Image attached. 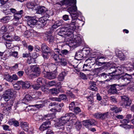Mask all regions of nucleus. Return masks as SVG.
<instances>
[{"mask_svg": "<svg viewBox=\"0 0 134 134\" xmlns=\"http://www.w3.org/2000/svg\"><path fill=\"white\" fill-rule=\"evenodd\" d=\"M63 2L64 4L66 5L67 7H70L67 10L71 16L72 20L71 23L65 24L64 27L62 28L58 34L62 36L66 35L69 37L68 39L70 40L69 44L70 46H78L81 43V38L77 36L73 38L72 37L73 36V31L79 26L77 20L81 13L80 12L77 11L76 0H64Z\"/></svg>", "mask_w": 134, "mask_h": 134, "instance_id": "1", "label": "nucleus"}, {"mask_svg": "<svg viewBox=\"0 0 134 134\" xmlns=\"http://www.w3.org/2000/svg\"><path fill=\"white\" fill-rule=\"evenodd\" d=\"M70 118H71V121L72 122L76 118L75 115L72 113L65 114L64 116L61 117L59 120L60 123L61 125H64L68 122Z\"/></svg>", "mask_w": 134, "mask_h": 134, "instance_id": "2", "label": "nucleus"}, {"mask_svg": "<svg viewBox=\"0 0 134 134\" xmlns=\"http://www.w3.org/2000/svg\"><path fill=\"white\" fill-rule=\"evenodd\" d=\"M16 95V92L13 89H8L5 91L3 95V98L6 101L14 98Z\"/></svg>", "mask_w": 134, "mask_h": 134, "instance_id": "3", "label": "nucleus"}, {"mask_svg": "<svg viewBox=\"0 0 134 134\" xmlns=\"http://www.w3.org/2000/svg\"><path fill=\"white\" fill-rule=\"evenodd\" d=\"M23 11L22 10L14 15V17L13 19V22L12 25L13 26H18L21 23L19 21V19L22 17V14L23 13Z\"/></svg>", "mask_w": 134, "mask_h": 134, "instance_id": "4", "label": "nucleus"}, {"mask_svg": "<svg viewBox=\"0 0 134 134\" xmlns=\"http://www.w3.org/2000/svg\"><path fill=\"white\" fill-rule=\"evenodd\" d=\"M132 78V76L131 75L128 74L126 73L122 74L120 77L119 79H120L122 82H126L125 84H123L121 86H124L128 84L131 81V79Z\"/></svg>", "mask_w": 134, "mask_h": 134, "instance_id": "5", "label": "nucleus"}, {"mask_svg": "<svg viewBox=\"0 0 134 134\" xmlns=\"http://www.w3.org/2000/svg\"><path fill=\"white\" fill-rule=\"evenodd\" d=\"M25 18L27 21V27L32 28L34 25L37 24V20L35 19L34 17L30 16H26Z\"/></svg>", "mask_w": 134, "mask_h": 134, "instance_id": "6", "label": "nucleus"}, {"mask_svg": "<svg viewBox=\"0 0 134 134\" xmlns=\"http://www.w3.org/2000/svg\"><path fill=\"white\" fill-rule=\"evenodd\" d=\"M96 123V121L93 119L84 120L82 122L83 125L88 129H90L92 125H95Z\"/></svg>", "mask_w": 134, "mask_h": 134, "instance_id": "7", "label": "nucleus"}, {"mask_svg": "<svg viewBox=\"0 0 134 134\" xmlns=\"http://www.w3.org/2000/svg\"><path fill=\"white\" fill-rule=\"evenodd\" d=\"M31 68L33 75L36 76H38L41 73L40 69L38 66L33 65L31 66Z\"/></svg>", "mask_w": 134, "mask_h": 134, "instance_id": "8", "label": "nucleus"}, {"mask_svg": "<svg viewBox=\"0 0 134 134\" xmlns=\"http://www.w3.org/2000/svg\"><path fill=\"white\" fill-rule=\"evenodd\" d=\"M108 116L109 113L108 112H107L104 113H95L94 115L95 118L102 120L107 118Z\"/></svg>", "mask_w": 134, "mask_h": 134, "instance_id": "9", "label": "nucleus"}, {"mask_svg": "<svg viewBox=\"0 0 134 134\" xmlns=\"http://www.w3.org/2000/svg\"><path fill=\"white\" fill-rule=\"evenodd\" d=\"M121 97L122 101L123 102V106H127L130 105L131 102L128 97L125 96H121Z\"/></svg>", "mask_w": 134, "mask_h": 134, "instance_id": "10", "label": "nucleus"}, {"mask_svg": "<svg viewBox=\"0 0 134 134\" xmlns=\"http://www.w3.org/2000/svg\"><path fill=\"white\" fill-rule=\"evenodd\" d=\"M120 69V68H115V66H113L109 70L111 71L110 73H115L116 76H118L121 74L120 72L121 71V70Z\"/></svg>", "mask_w": 134, "mask_h": 134, "instance_id": "11", "label": "nucleus"}, {"mask_svg": "<svg viewBox=\"0 0 134 134\" xmlns=\"http://www.w3.org/2000/svg\"><path fill=\"white\" fill-rule=\"evenodd\" d=\"M36 33L33 30H31L30 31H27L24 33V36L27 38L31 37H35L36 36Z\"/></svg>", "mask_w": 134, "mask_h": 134, "instance_id": "12", "label": "nucleus"}, {"mask_svg": "<svg viewBox=\"0 0 134 134\" xmlns=\"http://www.w3.org/2000/svg\"><path fill=\"white\" fill-rule=\"evenodd\" d=\"M47 20V19H45L44 18H41L38 21H37V25H38L39 27H42L46 24Z\"/></svg>", "mask_w": 134, "mask_h": 134, "instance_id": "13", "label": "nucleus"}, {"mask_svg": "<svg viewBox=\"0 0 134 134\" xmlns=\"http://www.w3.org/2000/svg\"><path fill=\"white\" fill-rule=\"evenodd\" d=\"M120 122L122 124L120 125V126L125 128L126 129H130L131 128L132 126L127 124L129 122L128 121V120H127L126 119H124L120 121Z\"/></svg>", "mask_w": 134, "mask_h": 134, "instance_id": "14", "label": "nucleus"}, {"mask_svg": "<svg viewBox=\"0 0 134 134\" xmlns=\"http://www.w3.org/2000/svg\"><path fill=\"white\" fill-rule=\"evenodd\" d=\"M45 76L48 79H52L55 78L57 75L55 72L54 71L53 72H46V75Z\"/></svg>", "mask_w": 134, "mask_h": 134, "instance_id": "15", "label": "nucleus"}, {"mask_svg": "<svg viewBox=\"0 0 134 134\" xmlns=\"http://www.w3.org/2000/svg\"><path fill=\"white\" fill-rule=\"evenodd\" d=\"M51 123L49 121H47L43 122L40 127V129L41 131H43L48 128Z\"/></svg>", "mask_w": 134, "mask_h": 134, "instance_id": "16", "label": "nucleus"}, {"mask_svg": "<svg viewBox=\"0 0 134 134\" xmlns=\"http://www.w3.org/2000/svg\"><path fill=\"white\" fill-rule=\"evenodd\" d=\"M18 82L19 84L21 85L23 88H28L30 86L31 84L29 82L25 81L23 82L22 81H18Z\"/></svg>", "mask_w": 134, "mask_h": 134, "instance_id": "17", "label": "nucleus"}, {"mask_svg": "<svg viewBox=\"0 0 134 134\" xmlns=\"http://www.w3.org/2000/svg\"><path fill=\"white\" fill-rule=\"evenodd\" d=\"M117 85L116 84H113L110 86V87L108 90V92L112 94L116 93H117V91L115 86Z\"/></svg>", "mask_w": 134, "mask_h": 134, "instance_id": "18", "label": "nucleus"}, {"mask_svg": "<svg viewBox=\"0 0 134 134\" xmlns=\"http://www.w3.org/2000/svg\"><path fill=\"white\" fill-rule=\"evenodd\" d=\"M116 55L120 58L121 60H124L125 57V55L124 53L121 51L119 50H116Z\"/></svg>", "mask_w": 134, "mask_h": 134, "instance_id": "19", "label": "nucleus"}, {"mask_svg": "<svg viewBox=\"0 0 134 134\" xmlns=\"http://www.w3.org/2000/svg\"><path fill=\"white\" fill-rule=\"evenodd\" d=\"M48 10L47 8L43 6L39 7L37 12V13L39 14H42L44 12H46Z\"/></svg>", "mask_w": 134, "mask_h": 134, "instance_id": "20", "label": "nucleus"}, {"mask_svg": "<svg viewBox=\"0 0 134 134\" xmlns=\"http://www.w3.org/2000/svg\"><path fill=\"white\" fill-rule=\"evenodd\" d=\"M75 119L72 121V124H74L76 129L78 130L81 128V124L80 122L75 120Z\"/></svg>", "mask_w": 134, "mask_h": 134, "instance_id": "21", "label": "nucleus"}, {"mask_svg": "<svg viewBox=\"0 0 134 134\" xmlns=\"http://www.w3.org/2000/svg\"><path fill=\"white\" fill-rule=\"evenodd\" d=\"M20 126L23 130L27 131L28 130V124L26 122H21L20 123Z\"/></svg>", "mask_w": 134, "mask_h": 134, "instance_id": "22", "label": "nucleus"}, {"mask_svg": "<svg viewBox=\"0 0 134 134\" xmlns=\"http://www.w3.org/2000/svg\"><path fill=\"white\" fill-rule=\"evenodd\" d=\"M41 49L43 52H51L52 51L50 48L45 43L43 44L41 46Z\"/></svg>", "mask_w": 134, "mask_h": 134, "instance_id": "23", "label": "nucleus"}, {"mask_svg": "<svg viewBox=\"0 0 134 134\" xmlns=\"http://www.w3.org/2000/svg\"><path fill=\"white\" fill-rule=\"evenodd\" d=\"M66 72L65 71L62 72L58 76V79L59 81H62L64 80L65 77L66 75Z\"/></svg>", "mask_w": 134, "mask_h": 134, "instance_id": "24", "label": "nucleus"}, {"mask_svg": "<svg viewBox=\"0 0 134 134\" xmlns=\"http://www.w3.org/2000/svg\"><path fill=\"white\" fill-rule=\"evenodd\" d=\"M3 37L5 40L8 41H9L12 42L14 40V37L12 35H4L3 36Z\"/></svg>", "mask_w": 134, "mask_h": 134, "instance_id": "25", "label": "nucleus"}, {"mask_svg": "<svg viewBox=\"0 0 134 134\" xmlns=\"http://www.w3.org/2000/svg\"><path fill=\"white\" fill-rule=\"evenodd\" d=\"M37 83L41 86L45 83L46 82L44 79L42 78H39L37 79Z\"/></svg>", "mask_w": 134, "mask_h": 134, "instance_id": "26", "label": "nucleus"}, {"mask_svg": "<svg viewBox=\"0 0 134 134\" xmlns=\"http://www.w3.org/2000/svg\"><path fill=\"white\" fill-rule=\"evenodd\" d=\"M10 17L8 16H5L3 17L0 19V21L3 23H5L8 22L10 20Z\"/></svg>", "mask_w": 134, "mask_h": 134, "instance_id": "27", "label": "nucleus"}, {"mask_svg": "<svg viewBox=\"0 0 134 134\" xmlns=\"http://www.w3.org/2000/svg\"><path fill=\"white\" fill-rule=\"evenodd\" d=\"M43 105L41 104H36L34 105H33L32 107L31 108V111H35L37 109V108L42 107H43Z\"/></svg>", "mask_w": 134, "mask_h": 134, "instance_id": "28", "label": "nucleus"}, {"mask_svg": "<svg viewBox=\"0 0 134 134\" xmlns=\"http://www.w3.org/2000/svg\"><path fill=\"white\" fill-rule=\"evenodd\" d=\"M46 14H45L42 18H44L45 19H47L49 17L50 15H52L53 14V13L52 11H51L50 10H48L46 12Z\"/></svg>", "mask_w": 134, "mask_h": 134, "instance_id": "29", "label": "nucleus"}, {"mask_svg": "<svg viewBox=\"0 0 134 134\" xmlns=\"http://www.w3.org/2000/svg\"><path fill=\"white\" fill-rule=\"evenodd\" d=\"M32 98V97L30 95H26L25 96L24 98L23 99V101L25 103H27L29 101L31 100Z\"/></svg>", "mask_w": 134, "mask_h": 134, "instance_id": "30", "label": "nucleus"}, {"mask_svg": "<svg viewBox=\"0 0 134 134\" xmlns=\"http://www.w3.org/2000/svg\"><path fill=\"white\" fill-rule=\"evenodd\" d=\"M60 65L62 66H65L67 64V60L64 58H62L60 59Z\"/></svg>", "mask_w": 134, "mask_h": 134, "instance_id": "31", "label": "nucleus"}, {"mask_svg": "<svg viewBox=\"0 0 134 134\" xmlns=\"http://www.w3.org/2000/svg\"><path fill=\"white\" fill-rule=\"evenodd\" d=\"M27 62L29 64L36 63L35 59L31 57L28 58Z\"/></svg>", "mask_w": 134, "mask_h": 134, "instance_id": "32", "label": "nucleus"}, {"mask_svg": "<svg viewBox=\"0 0 134 134\" xmlns=\"http://www.w3.org/2000/svg\"><path fill=\"white\" fill-rule=\"evenodd\" d=\"M4 79L6 80L12 82V80L11 76L8 74H5L4 75Z\"/></svg>", "mask_w": 134, "mask_h": 134, "instance_id": "33", "label": "nucleus"}, {"mask_svg": "<svg viewBox=\"0 0 134 134\" xmlns=\"http://www.w3.org/2000/svg\"><path fill=\"white\" fill-rule=\"evenodd\" d=\"M53 51H51V52H44L42 53V55L44 59H47L49 57L48 54H51V53H53Z\"/></svg>", "mask_w": 134, "mask_h": 134, "instance_id": "34", "label": "nucleus"}, {"mask_svg": "<svg viewBox=\"0 0 134 134\" xmlns=\"http://www.w3.org/2000/svg\"><path fill=\"white\" fill-rule=\"evenodd\" d=\"M7 30V29L5 26H3L0 28V34H3Z\"/></svg>", "mask_w": 134, "mask_h": 134, "instance_id": "35", "label": "nucleus"}, {"mask_svg": "<svg viewBox=\"0 0 134 134\" xmlns=\"http://www.w3.org/2000/svg\"><path fill=\"white\" fill-rule=\"evenodd\" d=\"M111 110L115 113H117L121 111L122 110V109L121 108H118L117 107L115 106L112 108Z\"/></svg>", "mask_w": 134, "mask_h": 134, "instance_id": "36", "label": "nucleus"}, {"mask_svg": "<svg viewBox=\"0 0 134 134\" xmlns=\"http://www.w3.org/2000/svg\"><path fill=\"white\" fill-rule=\"evenodd\" d=\"M27 7L29 9H33L35 6V4L33 2H29L27 4Z\"/></svg>", "mask_w": 134, "mask_h": 134, "instance_id": "37", "label": "nucleus"}, {"mask_svg": "<svg viewBox=\"0 0 134 134\" xmlns=\"http://www.w3.org/2000/svg\"><path fill=\"white\" fill-rule=\"evenodd\" d=\"M52 94H57L60 92V90L59 89L56 88H53L50 90Z\"/></svg>", "mask_w": 134, "mask_h": 134, "instance_id": "38", "label": "nucleus"}, {"mask_svg": "<svg viewBox=\"0 0 134 134\" xmlns=\"http://www.w3.org/2000/svg\"><path fill=\"white\" fill-rule=\"evenodd\" d=\"M75 105L74 102H72L71 104H69V108L70 110H73L75 108Z\"/></svg>", "mask_w": 134, "mask_h": 134, "instance_id": "39", "label": "nucleus"}, {"mask_svg": "<svg viewBox=\"0 0 134 134\" xmlns=\"http://www.w3.org/2000/svg\"><path fill=\"white\" fill-rule=\"evenodd\" d=\"M82 51L83 53H84L86 55H88L90 53L89 49L87 48H83Z\"/></svg>", "mask_w": 134, "mask_h": 134, "instance_id": "40", "label": "nucleus"}, {"mask_svg": "<svg viewBox=\"0 0 134 134\" xmlns=\"http://www.w3.org/2000/svg\"><path fill=\"white\" fill-rule=\"evenodd\" d=\"M54 115V114H48L44 115V117L46 120H49L52 119V116Z\"/></svg>", "mask_w": 134, "mask_h": 134, "instance_id": "41", "label": "nucleus"}, {"mask_svg": "<svg viewBox=\"0 0 134 134\" xmlns=\"http://www.w3.org/2000/svg\"><path fill=\"white\" fill-rule=\"evenodd\" d=\"M60 99V102L61 100H65L66 99V96L65 94H62L60 95L58 98Z\"/></svg>", "mask_w": 134, "mask_h": 134, "instance_id": "42", "label": "nucleus"}, {"mask_svg": "<svg viewBox=\"0 0 134 134\" xmlns=\"http://www.w3.org/2000/svg\"><path fill=\"white\" fill-rule=\"evenodd\" d=\"M57 84V82L55 81H52L48 82V85L49 86H52L55 85Z\"/></svg>", "mask_w": 134, "mask_h": 134, "instance_id": "43", "label": "nucleus"}, {"mask_svg": "<svg viewBox=\"0 0 134 134\" xmlns=\"http://www.w3.org/2000/svg\"><path fill=\"white\" fill-rule=\"evenodd\" d=\"M6 46L7 48L8 49H10L13 48L14 45L12 43L6 42Z\"/></svg>", "mask_w": 134, "mask_h": 134, "instance_id": "44", "label": "nucleus"}, {"mask_svg": "<svg viewBox=\"0 0 134 134\" xmlns=\"http://www.w3.org/2000/svg\"><path fill=\"white\" fill-rule=\"evenodd\" d=\"M9 55L15 57H16L18 55V52L16 51L11 52L10 53Z\"/></svg>", "mask_w": 134, "mask_h": 134, "instance_id": "45", "label": "nucleus"}, {"mask_svg": "<svg viewBox=\"0 0 134 134\" xmlns=\"http://www.w3.org/2000/svg\"><path fill=\"white\" fill-rule=\"evenodd\" d=\"M80 76L81 78L83 80H87V77L86 75L83 73H80Z\"/></svg>", "mask_w": 134, "mask_h": 134, "instance_id": "46", "label": "nucleus"}, {"mask_svg": "<svg viewBox=\"0 0 134 134\" xmlns=\"http://www.w3.org/2000/svg\"><path fill=\"white\" fill-rule=\"evenodd\" d=\"M63 21L60 20V21H57L55 23L57 26L58 27L59 26L61 25L63 23Z\"/></svg>", "mask_w": 134, "mask_h": 134, "instance_id": "47", "label": "nucleus"}, {"mask_svg": "<svg viewBox=\"0 0 134 134\" xmlns=\"http://www.w3.org/2000/svg\"><path fill=\"white\" fill-rule=\"evenodd\" d=\"M73 111L75 113L77 114L79 112H80L81 110L80 108L79 107H77L75 108L73 110Z\"/></svg>", "mask_w": 134, "mask_h": 134, "instance_id": "48", "label": "nucleus"}, {"mask_svg": "<svg viewBox=\"0 0 134 134\" xmlns=\"http://www.w3.org/2000/svg\"><path fill=\"white\" fill-rule=\"evenodd\" d=\"M47 39L50 42H52L53 41L54 37L51 35H48L47 36Z\"/></svg>", "mask_w": 134, "mask_h": 134, "instance_id": "49", "label": "nucleus"}, {"mask_svg": "<svg viewBox=\"0 0 134 134\" xmlns=\"http://www.w3.org/2000/svg\"><path fill=\"white\" fill-rule=\"evenodd\" d=\"M32 87L34 89L36 90H38L40 88L41 86L37 83V85L36 84H34L32 85Z\"/></svg>", "mask_w": 134, "mask_h": 134, "instance_id": "50", "label": "nucleus"}, {"mask_svg": "<svg viewBox=\"0 0 134 134\" xmlns=\"http://www.w3.org/2000/svg\"><path fill=\"white\" fill-rule=\"evenodd\" d=\"M58 124L57 126L59 129H62V130H64V125H61V124L60 123L59 121Z\"/></svg>", "mask_w": 134, "mask_h": 134, "instance_id": "51", "label": "nucleus"}, {"mask_svg": "<svg viewBox=\"0 0 134 134\" xmlns=\"http://www.w3.org/2000/svg\"><path fill=\"white\" fill-rule=\"evenodd\" d=\"M89 88L90 90L92 91H97L98 90L96 86L90 87Z\"/></svg>", "mask_w": 134, "mask_h": 134, "instance_id": "52", "label": "nucleus"}, {"mask_svg": "<svg viewBox=\"0 0 134 134\" xmlns=\"http://www.w3.org/2000/svg\"><path fill=\"white\" fill-rule=\"evenodd\" d=\"M50 99L53 101H57L58 102H60V99L58 98L52 97L50 98Z\"/></svg>", "mask_w": 134, "mask_h": 134, "instance_id": "53", "label": "nucleus"}, {"mask_svg": "<svg viewBox=\"0 0 134 134\" xmlns=\"http://www.w3.org/2000/svg\"><path fill=\"white\" fill-rule=\"evenodd\" d=\"M30 69H31V67H30V68H29V67L27 66L25 69V72L27 74H28L29 73V72L30 70Z\"/></svg>", "mask_w": 134, "mask_h": 134, "instance_id": "54", "label": "nucleus"}, {"mask_svg": "<svg viewBox=\"0 0 134 134\" xmlns=\"http://www.w3.org/2000/svg\"><path fill=\"white\" fill-rule=\"evenodd\" d=\"M3 12L6 14H11V10L10 9H8L4 10Z\"/></svg>", "mask_w": 134, "mask_h": 134, "instance_id": "55", "label": "nucleus"}, {"mask_svg": "<svg viewBox=\"0 0 134 134\" xmlns=\"http://www.w3.org/2000/svg\"><path fill=\"white\" fill-rule=\"evenodd\" d=\"M14 121H15V119H13L9 120L8 121V123L10 125H12L13 124Z\"/></svg>", "mask_w": 134, "mask_h": 134, "instance_id": "56", "label": "nucleus"}, {"mask_svg": "<svg viewBox=\"0 0 134 134\" xmlns=\"http://www.w3.org/2000/svg\"><path fill=\"white\" fill-rule=\"evenodd\" d=\"M132 117V116L131 114H128L126 115V119L127 120H128V121L129 122L130 121V120L131 119Z\"/></svg>", "mask_w": 134, "mask_h": 134, "instance_id": "57", "label": "nucleus"}, {"mask_svg": "<svg viewBox=\"0 0 134 134\" xmlns=\"http://www.w3.org/2000/svg\"><path fill=\"white\" fill-rule=\"evenodd\" d=\"M67 93L68 96L71 97V98L74 97V95L71 92L68 91L67 92Z\"/></svg>", "mask_w": 134, "mask_h": 134, "instance_id": "58", "label": "nucleus"}, {"mask_svg": "<svg viewBox=\"0 0 134 134\" xmlns=\"http://www.w3.org/2000/svg\"><path fill=\"white\" fill-rule=\"evenodd\" d=\"M33 105H29L26 108V111H29L31 110V108L32 107Z\"/></svg>", "mask_w": 134, "mask_h": 134, "instance_id": "59", "label": "nucleus"}, {"mask_svg": "<svg viewBox=\"0 0 134 134\" xmlns=\"http://www.w3.org/2000/svg\"><path fill=\"white\" fill-rule=\"evenodd\" d=\"M10 9L11 10V13H13L14 15L15 14H17L20 12V11L17 12L15 9L13 8Z\"/></svg>", "mask_w": 134, "mask_h": 134, "instance_id": "60", "label": "nucleus"}, {"mask_svg": "<svg viewBox=\"0 0 134 134\" xmlns=\"http://www.w3.org/2000/svg\"><path fill=\"white\" fill-rule=\"evenodd\" d=\"M63 18L65 21H67L69 20V17L68 15H65L63 16Z\"/></svg>", "mask_w": 134, "mask_h": 134, "instance_id": "61", "label": "nucleus"}, {"mask_svg": "<svg viewBox=\"0 0 134 134\" xmlns=\"http://www.w3.org/2000/svg\"><path fill=\"white\" fill-rule=\"evenodd\" d=\"M12 77V81H13V80H17L18 79V76L15 74L13 75Z\"/></svg>", "mask_w": 134, "mask_h": 134, "instance_id": "62", "label": "nucleus"}, {"mask_svg": "<svg viewBox=\"0 0 134 134\" xmlns=\"http://www.w3.org/2000/svg\"><path fill=\"white\" fill-rule=\"evenodd\" d=\"M24 72L22 71H19L17 73V75L20 77L22 76L24 74Z\"/></svg>", "mask_w": 134, "mask_h": 134, "instance_id": "63", "label": "nucleus"}, {"mask_svg": "<svg viewBox=\"0 0 134 134\" xmlns=\"http://www.w3.org/2000/svg\"><path fill=\"white\" fill-rule=\"evenodd\" d=\"M68 51L66 49H64L61 51L62 53L64 55H66L68 53Z\"/></svg>", "mask_w": 134, "mask_h": 134, "instance_id": "64", "label": "nucleus"}]
</instances>
